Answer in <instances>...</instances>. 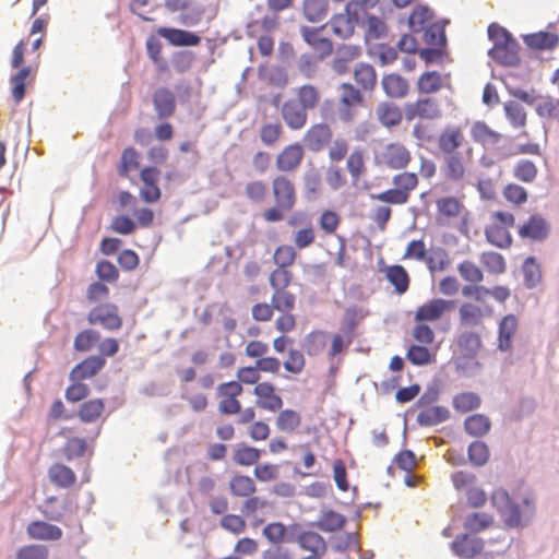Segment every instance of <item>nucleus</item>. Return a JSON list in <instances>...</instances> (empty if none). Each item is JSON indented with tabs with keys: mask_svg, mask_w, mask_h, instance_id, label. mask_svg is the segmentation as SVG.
Listing matches in <instances>:
<instances>
[{
	"mask_svg": "<svg viewBox=\"0 0 559 559\" xmlns=\"http://www.w3.org/2000/svg\"><path fill=\"white\" fill-rule=\"evenodd\" d=\"M271 192L274 205L262 212L266 223H276L285 218V214L293 211L298 201L295 182L286 175H277L271 181Z\"/></svg>",
	"mask_w": 559,
	"mask_h": 559,
	"instance_id": "1",
	"label": "nucleus"
},
{
	"mask_svg": "<svg viewBox=\"0 0 559 559\" xmlns=\"http://www.w3.org/2000/svg\"><path fill=\"white\" fill-rule=\"evenodd\" d=\"M488 36L493 43L489 56L503 66H516L520 62L519 43L502 26L492 23L488 26Z\"/></svg>",
	"mask_w": 559,
	"mask_h": 559,
	"instance_id": "2",
	"label": "nucleus"
},
{
	"mask_svg": "<svg viewBox=\"0 0 559 559\" xmlns=\"http://www.w3.org/2000/svg\"><path fill=\"white\" fill-rule=\"evenodd\" d=\"M419 179L417 174L402 171L393 176V188L383 192L371 194L372 200L386 204L403 205L409 201L411 193L418 187Z\"/></svg>",
	"mask_w": 559,
	"mask_h": 559,
	"instance_id": "3",
	"label": "nucleus"
},
{
	"mask_svg": "<svg viewBox=\"0 0 559 559\" xmlns=\"http://www.w3.org/2000/svg\"><path fill=\"white\" fill-rule=\"evenodd\" d=\"M374 162L388 169L402 170L412 162V153L402 142H389L374 153Z\"/></svg>",
	"mask_w": 559,
	"mask_h": 559,
	"instance_id": "4",
	"label": "nucleus"
},
{
	"mask_svg": "<svg viewBox=\"0 0 559 559\" xmlns=\"http://www.w3.org/2000/svg\"><path fill=\"white\" fill-rule=\"evenodd\" d=\"M515 223L514 215L509 212H495L491 222L485 229L486 239L498 248H509L512 243L510 228Z\"/></svg>",
	"mask_w": 559,
	"mask_h": 559,
	"instance_id": "5",
	"label": "nucleus"
},
{
	"mask_svg": "<svg viewBox=\"0 0 559 559\" xmlns=\"http://www.w3.org/2000/svg\"><path fill=\"white\" fill-rule=\"evenodd\" d=\"M438 152L442 155L462 153L464 146H468L465 132L459 124H447L443 127L436 139Z\"/></svg>",
	"mask_w": 559,
	"mask_h": 559,
	"instance_id": "6",
	"label": "nucleus"
},
{
	"mask_svg": "<svg viewBox=\"0 0 559 559\" xmlns=\"http://www.w3.org/2000/svg\"><path fill=\"white\" fill-rule=\"evenodd\" d=\"M87 321L107 331H118L123 324L118 306L111 302L99 304L92 308L87 313Z\"/></svg>",
	"mask_w": 559,
	"mask_h": 559,
	"instance_id": "7",
	"label": "nucleus"
},
{
	"mask_svg": "<svg viewBox=\"0 0 559 559\" xmlns=\"http://www.w3.org/2000/svg\"><path fill=\"white\" fill-rule=\"evenodd\" d=\"M443 116L442 108L436 98L426 96L419 97L413 103L405 105V118L407 121L415 119L420 120H439Z\"/></svg>",
	"mask_w": 559,
	"mask_h": 559,
	"instance_id": "8",
	"label": "nucleus"
},
{
	"mask_svg": "<svg viewBox=\"0 0 559 559\" xmlns=\"http://www.w3.org/2000/svg\"><path fill=\"white\" fill-rule=\"evenodd\" d=\"M362 9L360 2L349 1L345 7V12L334 15L330 24L333 33L341 38H348L354 34L355 27L359 21V11Z\"/></svg>",
	"mask_w": 559,
	"mask_h": 559,
	"instance_id": "9",
	"label": "nucleus"
},
{
	"mask_svg": "<svg viewBox=\"0 0 559 559\" xmlns=\"http://www.w3.org/2000/svg\"><path fill=\"white\" fill-rule=\"evenodd\" d=\"M443 157L441 170L444 178L452 182L461 181L464 179L467 166L472 162L473 148L467 146L462 153L443 155Z\"/></svg>",
	"mask_w": 559,
	"mask_h": 559,
	"instance_id": "10",
	"label": "nucleus"
},
{
	"mask_svg": "<svg viewBox=\"0 0 559 559\" xmlns=\"http://www.w3.org/2000/svg\"><path fill=\"white\" fill-rule=\"evenodd\" d=\"M243 388L239 382L228 381L217 386L218 412L223 415L231 416L240 412L239 396L242 394Z\"/></svg>",
	"mask_w": 559,
	"mask_h": 559,
	"instance_id": "11",
	"label": "nucleus"
},
{
	"mask_svg": "<svg viewBox=\"0 0 559 559\" xmlns=\"http://www.w3.org/2000/svg\"><path fill=\"white\" fill-rule=\"evenodd\" d=\"M362 102L364 96L359 90L355 88L350 83H343L337 103L338 118L344 122L353 121L357 115V108Z\"/></svg>",
	"mask_w": 559,
	"mask_h": 559,
	"instance_id": "12",
	"label": "nucleus"
},
{
	"mask_svg": "<svg viewBox=\"0 0 559 559\" xmlns=\"http://www.w3.org/2000/svg\"><path fill=\"white\" fill-rule=\"evenodd\" d=\"M255 405L258 408L275 413L282 409L284 401L274 383L262 381L253 388Z\"/></svg>",
	"mask_w": 559,
	"mask_h": 559,
	"instance_id": "13",
	"label": "nucleus"
},
{
	"mask_svg": "<svg viewBox=\"0 0 559 559\" xmlns=\"http://www.w3.org/2000/svg\"><path fill=\"white\" fill-rule=\"evenodd\" d=\"M305 157L304 146L296 142L284 146L275 157V166L280 173L296 171Z\"/></svg>",
	"mask_w": 559,
	"mask_h": 559,
	"instance_id": "14",
	"label": "nucleus"
},
{
	"mask_svg": "<svg viewBox=\"0 0 559 559\" xmlns=\"http://www.w3.org/2000/svg\"><path fill=\"white\" fill-rule=\"evenodd\" d=\"M491 500L508 526L516 527L521 524L522 516L520 509L511 501L509 493L504 489L493 491Z\"/></svg>",
	"mask_w": 559,
	"mask_h": 559,
	"instance_id": "15",
	"label": "nucleus"
},
{
	"mask_svg": "<svg viewBox=\"0 0 559 559\" xmlns=\"http://www.w3.org/2000/svg\"><path fill=\"white\" fill-rule=\"evenodd\" d=\"M160 170L155 166H145L140 171V179L143 183L140 189V197L146 203H156L162 197L158 187Z\"/></svg>",
	"mask_w": 559,
	"mask_h": 559,
	"instance_id": "16",
	"label": "nucleus"
},
{
	"mask_svg": "<svg viewBox=\"0 0 559 559\" xmlns=\"http://www.w3.org/2000/svg\"><path fill=\"white\" fill-rule=\"evenodd\" d=\"M454 307L452 300L433 298L419 306L415 312L417 322H435L440 320L447 312Z\"/></svg>",
	"mask_w": 559,
	"mask_h": 559,
	"instance_id": "17",
	"label": "nucleus"
},
{
	"mask_svg": "<svg viewBox=\"0 0 559 559\" xmlns=\"http://www.w3.org/2000/svg\"><path fill=\"white\" fill-rule=\"evenodd\" d=\"M436 219L440 225H449L465 212V205L455 197L447 195L436 200Z\"/></svg>",
	"mask_w": 559,
	"mask_h": 559,
	"instance_id": "18",
	"label": "nucleus"
},
{
	"mask_svg": "<svg viewBox=\"0 0 559 559\" xmlns=\"http://www.w3.org/2000/svg\"><path fill=\"white\" fill-rule=\"evenodd\" d=\"M332 129L328 123L312 124L304 135V143L311 152H321L332 140Z\"/></svg>",
	"mask_w": 559,
	"mask_h": 559,
	"instance_id": "19",
	"label": "nucleus"
},
{
	"mask_svg": "<svg viewBox=\"0 0 559 559\" xmlns=\"http://www.w3.org/2000/svg\"><path fill=\"white\" fill-rule=\"evenodd\" d=\"M191 0H165L164 5L169 12H181L179 22L185 26L198 25L203 16V9L190 8Z\"/></svg>",
	"mask_w": 559,
	"mask_h": 559,
	"instance_id": "20",
	"label": "nucleus"
},
{
	"mask_svg": "<svg viewBox=\"0 0 559 559\" xmlns=\"http://www.w3.org/2000/svg\"><path fill=\"white\" fill-rule=\"evenodd\" d=\"M374 117L381 127L391 130L402 123L403 111L397 104L384 100L377 104Z\"/></svg>",
	"mask_w": 559,
	"mask_h": 559,
	"instance_id": "21",
	"label": "nucleus"
},
{
	"mask_svg": "<svg viewBox=\"0 0 559 559\" xmlns=\"http://www.w3.org/2000/svg\"><path fill=\"white\" fill-rule=\"evenodd\" d=\"M281 116L286 126L294 131L304 129L308 121V111L292 98L282 105Z\"/></svg>",
	"mask_w": 559,
	"mask_h": 559,
	"instance_id": "22",
	"label": "nucleus"
},
{
	"mask_svg": "<svg viewBox=\"0 0 559 559\" xmlns=\"http://www.w3.org/2000/svg\"><path fill=\"white\" fill-rule=\"evenodd\" d=\"M322 28L304 26L300 29L304 40L314 50L320 60L330 56L333 51L331 39L321 34Z\"/></svg>",
	"mask_w": 559,
	"mask_h": 559,
	"instance_id": "23",
	"label": "nucleus"
},
{
	"mask_svg": "<svg viewBox=\"0 0 559 559\" xmlns=\"http://www.w3.org/2000/svg\"><path fill=\"white\" fill-rule=\"evenodd\" d=\"M492 314L488 305L479 306L473 302H463L459 309L460 323L464 326H478L484 319Z\"/></svg>",
	"mask_w": 559,
	"mask_h": 559,
	"instance_id": "24",
	"label": "nucleus"
},
{
	"mask_svg": "<svg viewBox=\"0 0 559 559\" xmlns=\"http://www.w3.org/2000/svg\"><path fill=\"white\" fill-rule=\"evenodd\" d=\"M550 227L547 221L538 214L532 215L520 226L519 236L533 241H543L547 238Z\"/></svg>",
	"mask_w": 559,
	"mask_h": 559,
	"instance_id": "25",
	"label": "nucleus"
},
{
	"mask_svg": "<svg viewBox=\"0 0 559 559\" xmlns=\"http://www.w3.org/2000/svg\"><path fill=\"white\" fill-rule=\"evenodd\" d=\"M106 365V358L102 356H88L75 365L70 371V380H87L95 377Z\"/></svg>",
	"mask_w": 559,
	"mask_h": 559,
	"instance_id": "26",
	"label": "nucleus"
},
{
	"mask_svg": "<svg viewBox=\"0 0 559 559\" xmlns=\"http://www.w3.org/2000/svg\"><path fill=\"white\" fill-rule=\"evenodd\" d=\"M155 112L159 119H167L176 111V96L167 87L157 88L152 96Z\"/></svg>",
	"mask_w": 559,
	"mask_h": 559,
	"instance_id": "27",
	"label": "nucleus"
},
{
	"mask_svg": "<svg viewBox=\"0 0 559 559\" xmlns=\"http://www.w3.org/2000/svg\"><path fill=\"white\" fill-rule=\"evenodd\" d=\"M465 297H473L475 301L484 304L486 296H492L497 301L504 302L510 297V289L506 286L487 288L479 285H466L462 289Z\"/></svg>",
	"mask_w": 559,
	"mask_h": 559,
	"instance_id": "28",
	"label": "nucleus"
},
{
	"mask_svg": "<svg viewBox=\"0 0 559 559\" xmlns=\"http://www.w3.org/2000/svg\"><path fill=\"white\" fill-rule=\"evenodd\" d=\"M157 34L175 47L198 46L201 41L199 35L180 28L159 27Z\"/></svg>",
	"mask_w": 559,
	"mask_h": 559,
	"instance_id": "29",
	"label": "nucleus"
},
{
	"mask_svg": "<svg viewBox=\"0 0 559 559\" xmlns=\"http://www.w3.org/2000/svg\"><path fill=\"white\" fill-rule=\"evenodd\" d=\"M451 548L460 557L473 558L481 552L484 543L478 537L461 534L452 542Z\"/></svg>",
	"mask_w": 559,
	"mask_h": 559,
	"instance_id": "30",
	"label": "nucleus"
},
{
	"mask_svg": "<svg viewBox=\"0 0 559 559\" xmlns=\"http://www.w3.org/2000/svg\"><path fill=\"white\" fill-rule=\"evenodd\" d=\"M31 539L55 542L62 537V530L45 521H33L26 527Z\"/></svg>",
	"mask_w": 559,
	"mask_h": 559,
	"instance_id": "31",
	"label": "nucleus"
},
{
	"mask_svg": "<svg viewBox=\"0 0 559 559\" xmlns=\"http://www.w3.org/2000/svg\"><path fill=\"white\" fill-rule=\"evenodd\" d=\"M34 79L35 73L31 67L21 68L10 78L11 95L16 104L23 100L26 93V86L27 84H31Z\"/></svg>",
	"mask_w": 559,
	"mask_h": 559,
	"instance_id": "32",
	"label": "nucleus"
},
{
	"mask_svg": "<svg viewBox=\"0 0 559 559\" xmlns=\"http://www.w3.org/2000/svg\"><path fill=\"white\" fill-rule=\"evenodd\" d=\"M519 320L514 314H507L499 323L498 348L508 352L512 347V340L518 331Z\"/></svg>",
	"mask_w": 559,
	"mask_h": 559,
	"instance_id": "33",
	"label": "nucleus"
},
{
	"mask_svg": "<svg viewBox=\"0 0 559 559\" xmlns=\"http://www.w3.org/2000/svg\"><path fill=\"white\" fill-rule=\"evenodd\" d=\"M105 401L96 397L84 401L76 411V417L85 424L98 421L105 412Z\"/></svg>",
	"mask_w": 559,
	"mask_h": 559,
	"instance_id": "34",
	"label": "nucleus"
},
{
	"mask_svg": "<svg viewBox=\"0 0 559 559\" xmlns=\"http://www.w3.org/2000/svg\"><path fill=\"white\" fill-rule=\"evenodd\" d=\"M382 88L386 96L394 99H402L407 96L409 85L403 76L391 73L386 74L381 80Z\"/></svg>",
	"mask_w": 559,
	"mask_h": 559,
	"instance_id": "35",
	"label": "nucleus"
},
{
	"mask_svg": "<svg viewBox=\"0 0 559 559\" xmlns=\"http://www.w3.org/2000/svg\"><path fill=\"white\" fill-rule=\"evenodd\" d=\"M471 135L474 142L484 147L493 146L501 140V134L492 130L484 121H475L471 127Z\"/></svg>",
	"mask_w": 559,
	"mask_h": 559,
	"instance_id": "36",
	"label": "nucleus"
},
{
	"mask_svg": "<svg viewBox=\"0 0 559 559\" xmlns=\"http://www.w3.org/2000/svg\"><path fill=\"white\" fill-rule=\"evenodd\" d=\"M49 480L57 487L70 488L76 481L75 473L62 463H55L48 469Z\"/></svg>",
	"mask_w": 559,
	"mask_h": 559,
	"instance_id": "37",
	"label": "nucleus"
},
{
	"mask_svg": "<svg viewBox=\"0 0 559 559\" xmlns=\"http://www.w3.org/2000/svg\"><path fill=\"white\" fill-rule=\"evenodd\" d=\"M228 489L231 496L236 498H246L255 493L257 485L252 477L243 474H236L230 478Z\"/></svg>",
	"mask_w": 559,
	"mask_h": 559,
	"instance_id": "38",
	"label": "nucleus"
},
{
	"mask_svg": "<svg viewBox=\"0 0 559 559\" xmlns=\"http://www.w3.org/2000/svg\"><path fill=\"white\" fill-rule=\"evenodd\" d=\"M299 546L312 556H323L326 551V543L324 538L317 532L305 531L298 535Z\"/></svg>",
	"mask_w": 559,
	"mask_h": 559,
	"instance_id": "39",
	"label": "nucleus"
},
{
	"mask_svg": "<svg viewBox=\"0 0 559 559\" xmlns=\"http://www.w3.org/2000/svg\"><path fill=\"white\" fill-rule=\"evenodd\" d=\"M444 85L442 75L437 71H427L419 75L416 87L421 95H430L439 92Z\"/></svg>",
	"mask_w": 559,
	"mask_h": 559,
	"instance_id": "40",
	"label": "nucleus"
},
{
	"mask_svg": "<svg viewBox=\"0 0 559 559\" xmlns=\"http://www.w3.org/2000/svg\"><path fill=\"white\" fill-rule=\"evenodd\" d=\"M524 43L537 50H550L554 49L558 43L559 37L555 33L550 32H538L524 36Z\"/></svg>",
	"mask_w": 559,
	"mask_h": 559,
	"instance_id": "41",
	"label": "nucleus"
},
{
	"mask_svg": "<svg viewBox=\"0 0 559 559\" xmlns=\"http://www.w3.org/2000/svg\"><path fill=\"white\" fill-rule=\"evenodd\" d=\"M328 333L322 330H313L309 332L302 340V349L312 357L321 354L326 346Z\"/></svg>",
	"mask_w": 559,
	"mask_h": 559,
	"instance_id": "42",
	"label": "nucleus"
},
{
	"mask_svg": "<svg viewBox=\"0 0 559 559\" xmlns=\"http://www.w3.org/2000/svg\"><path fill=\"white\" fill-rule=\"evenodd\" d=\"M261 454V450L246 443H240L233 452V462L239 466L257 465Z\"/></svg>",
	"mask_w": 559,
	"mask_h": 559,
	"instance_id": "43",
	"label": "nucleus"
},
{
	"mask_svg": "<svg viewBox=\"0 0 559 559\" xmlns=\"http://www.w3.org/2000/svg\"><path fill=\"white\" fill-rule=\"evenodd\" d=\"M417 421L421 426H435L449 417V411L443 406L419 407Z\"/></svg>",
	"mask_w": 559,
	"mask_h": 559,
	"instance_id": "44",
	"label": "nucleus"
},
{
	"mask_svg": "<svg viewBox=\"0 0 559 559\" xmlns=\"http://www.w3.org/2000/svg\"><path fill=\"white\" fill-rule=\"evenodd\" d=\"M297 103L309 111L318 107L321 100L320 90L312 84H304L297 90Z\"/></svg>",
	"mask_w": 559,
	"mask_h": 559,
	"instance_id": "45",
	"label": "nucleus"
},
{
	"mask_svg": "<svg viewBox=\"0 0 559 559\" xmlns=\"http://www.w3.org/2000/svg\"><path fill=\"white\" fill-rule=\"evenodd\" d=\"M345 524L346 518L343 514L333 510H326L322 511L316 526L323 532L333 533L342 530Z\"/></svg>",
	"mask_w": 559,
	"mask_h": 559,
	"instance_id": "46",
	"label": "nucleus"
},
{
	"mask_svg": "<svg viewBox=\"0 0 559 559\" xmlns=\"http://www.w3.org/2000/svg\"><path fill=\"white\" fill-rule=\"evenodd\" d=\"M275 424L280 431L293 433L300 427L301 416L297 411L290 408L281 409Z\"/></svg>",
	"mask_w": 559,
	"mask_h": 559,
	"instance_id": "47",
	"label": "nucleus"
},
{
	"mask_svg": "<svg viewBox=\"0 0 559 559\" xmlns=\"http://www.w3.org/2000/svg\"><path fill=\"white\" fill-rule=\"evenodd\" d=\"M141 154L132 146L126 147L120 156L117 167L118 174L121 177H129L131 171H134L140 166Z\"/></svg>",
	"mask_w": 559,
	"mask_h": 559,
	"instance_id": "48",
	"label": "nucleus"
},
{
	"mask_svg": "<svg viewBox=\"0 0 559 559\" xmlns=\"http://www.w3.org/2000/svg\"><path fill=\"white\" fill-rule=\"evenodd\" d=\"M465 430L473 437L485 436L491 427L490 419L483 414H474L468 416L464 421Z\"/></svg>",
	"mask_w": 559,
	"mask_h": 559,
	"instance_id": "49",
	"label": "nucleus"
},
{
	"mask_svg": "<svg viewBox=\"0 0 559 559\" xmlns=\"http://www.w3.org/2000/svg\"><path fill=\"white\" fill-rule=\"evenodd\" d=\"M388 281L395 287L397 294H404L409 286V276L402 265H392L385 272Z\"/></svg>",
	"mask_w": 559,
	"mask_h": 559,
	"instance_id": "50",
	"label": "nucleus"
},
{
	"mask_svg": "<svg viewBox=\"0 0 559 559\" xmlns=\"http://www.w3.org/2000/svg\"><path fill=\"white\" fill-rule=\"evenodd\" d=\"M354 79L361 88L371 91L377 83L376 70L372 66L367 63H359L354 71Z\"/></svg>",
	"mask_w": 559,
	"mask_h": 559,
	"instance_id": "51",
	"label": "nucleus"
},
{
	"mask_svg": "<svg viewBox=\"0 0 559 559\" xmlns=\"http://www.w3.org/2000/svg\"><path fill=\"white\" fill-rule=\"evenodd\" d=\"M100 340L98 331L85 329L79 332L73 342V348L80 353L90 352Z\"/></svg>",
	"mask_w": 559,
	"mask_h": 559,
	"instance_id": "52",
	"label": "nucleus"
},
{
	"mask_svg": "<svg viewBox=\"0 0 559 559\" xmlns=\"http://www.w3.org/2000/svg\"><path fill=\"white\" fill-rule=\"evenodd\" d=\"M524 284L527 288H534L542 282V270L534 257H528L522 266Z\"/></svg>",
	"mask_w": 559,
	"mask_h": 559,
	"instance_id": "53",
	"label": "nucleus"
},
{
	"mask_svg": "<svg viewBox=\"0 0 559 559\" xmlns=\"http://www.w3.org/2000/svg\"><path fill=\"white\" fill-rule=\"evenodd\" d=\"M328 0H304V14L310 22L322 21L328 13Z\"/></svg>",
	"mask_w": 559,
	"mask_h": 559,
	"instance_id": "54",
	"label": "nucleus"
},
{
	"mask_svg": "<svg viewBox=\"0 0 559 559\" xmlns=\"http://www.w3.org/2000/svg\"><path fill=\"white\" fill-rule=\"evenodd\" d=\"M283 367L285 371L290 374H300L306 368V358L304 353L297 348H290L283 361Z\"/></svg>",
	"mask_w": 559,
	"mask_h": 559,
	"instance_id": "55",
	"label": "nucleus"
},
{
	"mask_svg": "<svg viewBox=\"0 0 559 559\" xmlns=\"http://www.w3.org/2000/svg\"><path fill=\"white\" fill-rule=\"evenodd\" d=\"M406 358L415 366H426L436 361V354L425 346L412 345L407 349Z\"/></svg>",
	"mask_w": 559,
	"mask_h": 559,
	"instance_id": "56",
	"label": "nucleus"
},
{
	"mask_svg": "<svg viewBox=\"0 0 559 559\" xmlns=\"http://www.w3.org/2000/svg\"><path fill=\"white\" fill-rule=\"evenodd\" d=\"M271 302L276 311H293L296 306V296L287 289L274 290Z\"/></svg>",
	"mask_w": 559,
	"mask_h": 559,
	"instance_id": "57",
	"label": "nucleus"
},
{
	"mask_svg": "<svg viewBox=\"0 0 559 559\" xmlns=\"http://www.w3.org/2000/svg\"><path fill=\"white\" fill-rule=\"evenodd\" d=\"M480 262L485 269L492 274H502L506 272L507 265L502 254L493 251L484 252L480 255Z\"/></svg>",
	"mask_w": 559,
	"mask_h": 559,
	"instance_id": "58",
	"label": "nucleus"
},
{
	"mask_svg": "<svg viewBox=\"0 0 559 559\" xmlns=\"http://www.w3.org/2000/svg\"><path fill=\"white\" fill-rule=\"evenodd\" d=\"M297 258V252L294 246L281 245L273 253V261L278 267L288 269L292 266Z\"/></svg>",
	"mask_w": 559,
	"mask_h": 559,
	"instance_id": "59",
	"label": "nucleus"
},
{
	"mask_svg": "<svg viewBox=\"0 0 559 559\" xmlns=\"http://www.w3.org/2000/svg\"><path fill=\"white\" fill-rule=\"evenodd\" d=\"M281 467L274 463H261L254 466L253 475L261 483H271L280 478Z\"/></svg>",
	"mask_w": 559,
	"mask_h": 559,
	"instance_id": "60",
	"label": "nucleus"
},
{
	"mask_svg": "<svg viewBox=\"0 0 559 559\" xmlns=\"http://www.w3.org/2000/svg\"><path fill=\"white\" fill-rule=\"evenodd\" d=\"M480 405V397L473 392H463L454 396L453 406L457 412L467 413Z\"/></svg>",
	"mask_w": 559,
	"mask_h": 559,
	"instance_id": "61",
	"label": "nucleus"
},
{
	"mask_svg": "<svg viewBox=\"0 0 559 559\" xmlns=\"http://www.w3.org/2000/svg\"><path fill=\"white\" fill-rule=\"evenodd\" d=\"M283 135V127L280 122L265 123L260 129V139L266 146L275 145Z\"/></svg>",
	"mask_w": 559,
	"mask_h": 559,
	"instance_id": "62",
	"label": "nucleus"
},
{
	"mask_svg": "<svg viewBox=\"0 0 559 559\" xmlns=\"http://www.w3.org/2000/svg\"><path fill=\"white\" fill-rule=\"evenodd\" d=\"M219 525L234 535L243 533L247 527L245 518L234 513L224 514L219 521Z\"/></svg>",
	"mask_w": 559,
	"mask_h": 559,
	"instance_id": "63",
	"label": "nucleus"
},
{
	"mask_svg": "<svg viewBox=\"0 0 559 559\" xmlns=\"http://www.w3.org/2000/svg\"><path fill=\"white\" fill-rule=\"evenodd\" d=\"M48 547L40 544H31L16 551V559H48Z\"/></svg>",
	"mask_w": 559,
	"mask_h": 559,
	"instance_id": "64",
	"label": "nucleus"
}]
</instances>
